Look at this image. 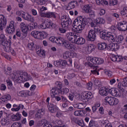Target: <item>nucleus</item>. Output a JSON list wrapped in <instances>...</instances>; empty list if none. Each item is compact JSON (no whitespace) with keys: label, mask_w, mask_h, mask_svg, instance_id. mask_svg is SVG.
Returning <instances> with one entry per match:
<instances>
[{"label":"nucleus","mask_w":127,"mask_h":127,"mask_svg":"<svg viewBox=\"0 0 127 127\" xmlns=\"http://www.w3.org/2000/svg\"><path fill=\"white\" fill-rule=\"evenodd\" d=\"M73 24H74L72 28L73 32L81 33L87 25V19L82 16H79L74 20Z\"/></svg>","instance_id":"obj_1"},{"label":"nucleus","mask_w":127,"mask_h":127,"mask_svg":"<svg viewBox=\"0 0 127 127\" xmlns=\"http://www.w3.org/2000/svg\"><path fill=\"white\" fill-rule=\"evenodd\" d=\"M101 38L105 40L108 43H122L124 40L123 36H117V35L112 34L111 32H104L101 36Z\"/></svg>","instance_id":"obj_2"},{"label":"nucleus","mask_w":127,"mask_h":127,"mask_svg":"<svg viewBox=\"0 0 127 127\" xmlns=\"http://www.w3.org/2000/svg\"><path fill=\"white\" fill-rule=\"evenodd\" d=\"M62 27L68 29L72 24V20L67 15H64L61 17Z\"/></svg>","instance_id":"obj_3"},{"label":"nucleus","mask_w":127,"mask_h":127,"mask_svg":"<svg viewBox=\"0 0 127 127\" xmlns=\"http://www.w3.org/2000/svg\"><path fill=\"white\" fill-rule=\"evenodd\" d=\"M12 81L14 83H21L20 78V72L19 71H14L10 74Z\"/></svg>","instance_id":"obj_4"},{"label":"nucleus","mask_w":127,"mask_h":127,"mask_svg":"<svg viewBox=\"0 0 127 127\" xmlns=\"http://www.w3.org/2000/svg\"><path fill=\"white\" fill-rule=\"evenodd\" d=\"M6 32L8 34H13L14 32H15V27H14V22L13 21H11L9 24V26L7 27Z\"/></svg>","instance_id":"obj_5"},{"label":"nucleus","mask_w":127,"mask_h":127,"mask_svg":"<svg viewBox=\"0 0 127 127\" xmlns=\"http://www.w3.org/2000/svg\"><path fill=\"white\" fill-rule=\"evenodd\" d=\"M21 83L22 82H25L26 81H29L31 80V76L28 75V73L26 72H20Z\"/></svg>","instance_id":"obj_6"},{"label":"nucleus","mask_w":127,"mask_h":127,"mask_svg":"<svg viewBox=\"0 0 127 127\" xmlns=\"http://www.w3.org/2000/svg\"><path fill=\"white\" fill-rule=\"evenodd\" d=\"M118 28L120 31H127V22L123 21L118 24Z\"/></svg>","instance_id":"obj_7"},{"label":"nucleus","mask_w":127,"mask_h":127,"mask_svg":"<svg viewBox=\"0 0 127 127\" xmlns=\"http://www.w3.org/2000/svg\"><path fill=\"white\" fill-rule=\"evenodd\" d=\"M97 35L95 34L94 30H90L87 35V39L88 41H95L96 40Z\"/></svg>","instance_id":"obj_8"},{"label":"nucleus","mask_w":127,"mask_h":127,"mask_svg":"<svg viewBox=\"0 0 127 127\" xmlns=\"http://www.w3.org/2000/svg\"><path fill=\"white\" fill-rule=\"evenodd\" d=\"M22 17L25 20L30 21V22H34V17H32V16H31V15L29 14L28 13L24 12V14H23Z\"/></svg>","instance_id":"obj_9"},{"label":"nucleus","mask_w":127,"mask_h":127,"mask_svg":"<svg viewBox=\"0 0 127 127\" xmlns=\"http://www.w3.org/2000/svg\"><path fill=\"white\" fill-rule=\"evenodd\" d=\"M90 62H92L93 64H95V65H101V64H103L104 63V59L100 58H93L90 59Z\"/></svg>","instance_id":"obj_10"},{"label":"nucleus","mask_w":127,"mask_h":127,"mask_svg":"<svg viewBox=\"0 0 127 127\" xmlns=\"http://www.w3.org/2000/svg\"><path fill=\"white\" fill-rule=\"evenodd\" d=\"M121 84L119 85H118V89H120L121 91H118V98H125V96H126V91L124 88H123V86L120 85Z\"/></svg>","instance_id":"obj_11"},{"label":"nucleus","mask_w":127,"mask_h":127,"mask_svg":"<svg viewBox=\"0 0 127 127\" xmlns=\"http://www.w3.org/2000/svg\"><path fill=\"white\" fill-rule=\"evenodd\" d=\"M56 85L57 87H54L51 90V92L52 93V94H53V93H56V92H58V90H61L62 88V83L60 81H57L56 82Z\"/></svg>","instance_id":"obj_12"},{"label":"nucleus","mask_w":127,"mask_h":127,"mask_svg":"<svg viewBox=\"0 0 127 127\" xmlns=\"http://www.w3.org/2000/svg\"><path fill=\"white\" fill-rule=\"evenodd\" d=\"M41 17H53V18H56L55 13L53 12H48L47 13H41L40 14Z\"/></svg>","instance_id":"obj_13"},{"label":"nucleus","mask_w":127,"mask_h":127,"mask_svg":"<svg viewBox=\"0 0 127 127\" xmlns=\"http://www.w3.org/2000/svg\"><path fill=\"white\" fill-rule=\"evenodd\" d=\"M48 108L49 112H51V113H57L59 111V108L53 104H50V105H48Z\"/></svg>","instance_id":"obj_14"},{"label":"nucleus","mask_w":127,"mask_h":127,"mask_svg":"<svg viewBox=\"0 0 127 127\" xmlns=\"http://www.w3.org/2000/svg\"><path fill=\"white\" fill-rule=\"evenodd\" d=\"M75 39V44H77V45H83L86 42V40L82 37L77 36Z\"/></svg>","instance_id":"obj_15"},{"label":"nucleus","mask_w":127,"mask_h":127,"mask_svg":"<svg viewBox=\"0 0 127 127\" xmlns=\"http://www.w3.org/2000/svg\"><path fill=\"white\" fill-rule=\"evenodd\" d=\"M99 94L101 96H108L109 94V89L105 87H101L99 90Z\"/></svg>","instance_id":"obj_16"},{"label":"nucleus","mask_w":127,"mask_h":127,"mask_svg":"<svg viewBox=\"0 0 127 127\" xmlns=\"http://www.w3.org/2000/svg\"><path fill=\"white\" fill-rule=\"evenodd\" d=\"M82 97H84V100H89L93 98V94L91 92H83L82 94Z\"/></svg>","instance_id":"obj_17"},{"label":"nucleus","mask_w":127,"mask_h":127,"mask_svg":"<svg viewBox=\"0 0 127 127\" xmlns=\"http://www.w3.org/2000/svg\"><path fill=\"white\" fill-rule=\"evenodd\" d=\"M94 31L95 34L99 33L100 34V38H101V36L104 33V32H103V30L102 29V28L100 27V26H94Z\"/></svg>","instance_id":"obj_18"},{"label":"nucleus","mask_w":127,"mask_h":127,"mask_svg":"<svg viewBox=\"0 0 127 127\" xmlns=\"http://www.w3.org/2000/svg\"><path fill=\"white\" fill-rule=\"evenodd\" d=\"M20 27L23 33H26L27 32V30L29 29V28H28V25L26 26L25 23L23 22L21 23Z\"/></svg>","instance_id":"obj_19"},{"label":"nucleus","mask_w":127,"mask_h":127,"mask_svg":"<svg viewBox=\"0 0 127 127\" xmlns=\"http://www.w3.org/2000/svg\"><path fill=\"white\" fill-rule=\"evenodd\" d=\"M109 48L111 49V50L114 51H117V50H118L120 48V45H119L118 44H115V43H112L110 44L109 45Z\"/></svg>","instance_id":"obj_20"},{"label":"nucleus","mask_w":127,"mask_h":127,"mask_svg":"<svg viewBox=\"0 0 127 127\" xmlns=\"http://www.w3.org/2000/svg\"><path fill=\"white\" fill-rule=\"evenodd\" d=\"M109 93H110L112 96H113V97H118L119 90L116 88H111L109 90Z\"/></svg>","instance_id":"obj_21"},{"label":"nucleus","mask_w":127,"mask_h":127,"mask_svg":"<svg viewBox=\"0 0 127 127\" xmlns=\"http://www.w3.org/2000/svg\"><path fill=\"white\" fill-rule=\"evenodd\" d=\"M45 114L44 109H39L36 114V118H38V119H41L42 117H43V115Z\"/></svg>","instance_id":"obj_22"},{"label":"nucleus","mask_w":127,"mask_h":127,"mask_svg":"<svg viewBox=\"0 0 127 127\" xmlns=\"http://www.w3.org/2000/svg\"><path fill=\"white\" fill-rule=\"evenodd\" d=\"M97 48L98 50H105L107 48V43H100L97 44Z\"/></svg>","instance_id":"obj_23"},{"label":"nucleus","mask_w":127,"mask_h":127,"mask_svg":"<svg viewBox=\"0 0 127 127\" xmlns=\"http://www.w3.org/2000/svg\"><path fill=\"white\" fill-rule=\"evenodd\" d=\"M119 104V99L115 97H112L111 100L109 102V105L110 106H116Z\"/></svg>","instance_id":"obj_24"},{"label":"nucleus","mask_w":127,"mask_h":127,"mask_svg":"<svg viewBox=\"0 0 127 127\" xmlns=\"http://www.w3.org/2000/svg\"><path fill=\"white\" fill-rule=\"evenodd\" d=\"M32 36L34 37L37 39H39L40 37V32L38 31H33L31 33Z\"/></svg>","instance_id":"obj_25"},{"label":"nucleus","mask_w":127,"mask_h":127,"mask_svg":"<svg viewBox=\"0 0 127 127\" xmlns=\"http://www.w3.org/2000/svg\"><path fill=\"white\" fill-rule=\"evenodd\" d=\"M0 25H6V19L3 15H0Z\"/></svg>","instance_id":"obj_26"},{"label":"nucleus","mask_w":127,"mask_h":127,"mask_svg":"<svg viewBox=\"0 0 127 127\" xmlns=\"http://www.w3.org/2000/svg\"><path fill=\"white\" fill-rule=\"evenodd\" d=\"M87 51L89 53H91L92 51H94L96 49V46L94 44H89L87 45Z\"/></svg>","instance_id":"obj_27"},{"label":"nucleus","mask_w":127,"mask_h":127,"mask_svg":"<svg viewBox=\"0 0 127 127\" xmlns=\"http://www.w3.org/2000/svg\"><path fill=\"white\" fill-rule=\"evenodd\" d=\"M58 92L59 94H62V95H64V94H68L69 93V89L65 88H63L62 89H58Z\"/></svg>","instance_id":"obj_28"},{"label":"nucleus","mask_w":127,"mask_h":127,"mask_svg":"<svg viewBox=\"0 0 127 127\" xmlns=\"http://www.w3.org/2000/svg\"><path fill=\"white\" fill-rule=\"evenodd\" d=\"M122 80L123 81L122 82H119L118 85L122 86V88H124V87H127V77L124 78Z\"/></svg>","instance_id":"obj_29"},{"label":"nucleus","mask_w":127,"mask_h":127,"mask_svg":"<svg viewBox=\"0 0 127 127\" xmlns=\"http://www.w3.org/2000/svg\"><path fill=\"white\" fill-rule=\"evenodd\" d=\"M11 118L13 121H19L21 120V115L17 113L15 115H13Z\"/></svg>","instance_id":"obj_30"},{"label":"nucleus","mask_w":127,"mask_h":127,"mask_svg":"<svg viewBox=\"0 0 127 127\" xmlns=\"http://www.w3.org/2000/svg\"><path fill=\"white\" fill-rule=\"evenodd\" d=\"M92 10V5L91 4H86L84 6V10L86 13L91 11Z\"/></svg>","instance_id":"obj_31"},{"label":"nucleus","mask_w":127,"mask_h":127,"mask_svg":"<svg viewBox=\"0 0 127 127\" xmlns=\"http://www.w3.org/2000/svg\"><path fill=\"white\" fill-rule=\"evenodd\" d=\"M28 48L30 50H35L36 49V45L34 43H29L28 44Z\"/></svg>","instance_id":"obj_32"},{"label":"nucleus","mask_w":127,"mask_h":127,"mask_svg":"<svg viewBox=\"0 0 127 127\" xmlns=\"http://www.w3.org/2000/svg\"><path fill=\"white\" fill-rule=\"evenodd\" d=\"M65 41V40L61 37H57L56 43L57 44H63L64 42Z\"/></svg>","instance_id":"obj_33"},{"label":"nucleus","mask_w":127,"mask_h":127,"mask_svg":"<svg viewBox=\"0 0 127 127\" xmlns=\"http://www.w3.org/2000/svg\"><path fill=\"white\" fill-rule=\"evenodd\" d=\"M96 24H104L105 23V19L103 18H97L96 19Z\"/></svg>","instance_id":"obj_34"},{"label":"nucleus","mask_w":127,"mask_h":127,"mask_svg":"<svg viewBox=\"0 0 127 127\" xmlns=\"http://www.w3.org/2000/svg\"><path fill=\"white\" fill-rule=\"evenodd\" d=\"M31 22L32 23H30L28 25V27H30V29H34L35 28H37V23H33V22Z\"/></svg>","instance_id":"obj_35"},{"label":"nucleus","mask_w":127,"mask_h":127,"mask_svg":"<svg viewBox=\"0 0 127 127\" xmlns=\"http://www.w3.org/2000/svg\"><path fill=\"white\" fill-rule=\"evenodd\" d=\"M36 50L37 51V54H39V55H41L42 56H45V51L44 50L41 51V49H40L38 50V47L36 48Z\"/></svg>","instance_id":"obj_36"},{"label":"nucleus","mask_w":127,"mask_h":127,"mask_svg":"<svg viewBox=\"0 0 127 127\" xmlns=\"http://www.w3.org/2000/svg\"><path fill=\"white\" fill-rule=\"evenodd\" d=\"M84 114V111L83 110H78L74 112V116H78L79 117H82Z\"/></svg>","instance_id":"obj_37"},{"label":"nucleus","mask_w":127,"mask_h":127,"mask_svg":"<svg viewBox=\"0 0 127 127\" xmlns=\"http://www.w3.org/2000/svg\"><path fill=\"white\" fill-rule=\"evenodd\" d=\"M51 96L52 97V98H55L56 101H57V102H59V101H61V97H59V96H55V95H56V94H57V92H56V93H51Z\"/></svg>","instance_id":"obj_38"},{"label":"nucleus","mask_w":127,"mask_h":127,"mask_svg":"<svg viewBox=\"0 0 127 127\" xmlns=\"http://www.w3.org/2000/svg\"><path fill=\"white\" fill-rule=\"evenodd\" d=\"M47 37V34L45 32H40V39H44Z\"/></svg>","instance_id":"obj_39"},{"label":"nucleus","mask_w":127,"mask_h":127,"mask_svg":"<svg viewBox=\"0 0 127 127\" xmlns=\"http://www.w3.org/2000/svg\"><path fill=\"white\" fill-rule=\"evenodd\" d=\"M0 123L2 126H7V125H8V122L7 121V119L5 118L2 119Z\"/></svg>","instance_id":"obj_40"},{"label":"nucleus","mask_w":127,"mask_h":127,"mask_svg":"<svg viewBox=\"0 0 127 127\" xmlns=\"http://www.w3.org/2000/svg\"><path fill=\"white\" fill-rule=\"evenodd\" d=\"M76 3H77V1H71L68 4V6L71 8H74L76 6Z\"/></svg>","instance_id":"obj_41"},{"label":"nucleus","mask_w":127,"mask_h":127,"mask_svg":"<svg viewBox=\"0 0 127 127\" xmlns=\"http://www.w3.org/2000/svg\"><path fill=\"white\" fill-rule=\"evenodd\" d=\"M1 44L3 47H7V46L10 44H9V42L7 41V40H4V41L1 42Z\"/></svg>","instance_id":"obj_42"},{"label":"nucleus","mask_w":127,"mask_h":127,"mask_svg":"<svg viewBox=\"0 0 127 127\" xmlns=\"http://www.w3.org/2000/svg\"><path fill=\"white\" fill-rule=\"evenodd\" d=\"M3 49L5 52H11L13 50L10 46V44L8 45L6 47H3Z\"/></svg>","instance_id":"obj_43"},{"label":"nucleus","mask_w":127,"mask_h":127,"mask_svg":"<svg viewBox=\"0 0 127 127\" xmlns=\"http://www.w3.org/2000/svg\"><path fill=\"white\" fill-rule=\"evenodd\" d=\"M62 63H63L62 60H59V61H57L54 63V65H55L56 67L61 68V65Z\"/></svg>","instance_id":"obj_44"},{"label":"nucleus","mask_w":127,"mask_h":127,"mask_svg":"<svg viewBox=\"0 0 127 127\" xmlns=\"http://www.w3.org/2000/svg\"><path fill=\"white\" fill-rule=\"evenodd\" d=\"M63 46L64 47V48L68 49V48L70 46V43H69L68 41H64V43H63Z\"/></svg>","instance_id":"obj_45"},{"label":"nucleus","mask_w":127,"mask_h":127,"mask_svg":"<svg viewBox=\"0 0 127 127\" xmlns=\"http://www.w3.org/2000/svg\"><path fill=\"white\" fill-rule=\"evenodd\" d=\"M94 85L98 87V88H100L101 87V81L98 79H95L94 81Z\"/></svg>","instance_id":"obj_46"},{"label":"nucleus","mask_w":127,"mask_h":127,"mask_svg":"<svg viewBox=\"0 0 127 127\" xmlns=\"http://www.w3.org/2000/svg\"><path fill=\"white\" fill-rule=\"evenodd\" d=\"M62 62H63V63H62L61 64V68L62 69H65L66 65H67V61L65 60H62Z\"/></svg>","instance_id":"obj_47"},{"label":"nucleus","mask_w":127,"mask_h":127,"mask_svg":"<svg viewBox=\"0 0 127 127\" xmlns=\"http://www.w3.org/2000/svg\"><path fill=\"white\" fill-rule=\"evenodd\" d=\"M4 73L6 75H11V74H10V73H11V67H8L5 69Z\"/></svg>","instance_id":"obj_48"},{"label":"nucleus","mask_w":127,"mask_h":127,"mask_svg":"<svg viewBox=\"0 0 127 127\" xmlns=\"http://www.w3.org/2000/svg\"><path fill=\"white\" fill-rule=\"evenodd\" d=\"M77 38L76 35H73L68 40L71 41L72 43H75L76 42V38Z\"/></svg>","instance_id":"obj_49"},{"label":"nucleus","mask_w":127,"mask_h":127,"mask_svg":"<svg viewBox=\"0 0 127 127\" xmlns=\"http://www.w3.org/2000/svg\"><path fill=\"white\" fill-rule=\"evenodd\" d=\"M73 32H68L66 34V37L68 40H69L73 35H74Z\"/></svg>","instance_id":"obj_50"},{"label":"nucleus","mask_w":127,"mask_h":127,"mask_svg":"<svg viewBox=\"0 0 127 127\" xmlns=\"http://www.w3.org/2000/svg\"><path fill=\"white\" fill-rule=\"evenodd\" d=\"M75 108L79 109H85V106H84V104L83 103H79L76 105V107Z\"/></svg>","instance_id":"obj_51"},{"label":"nucleus","mask_w":127,"mask_h":127,"mask_svg":"<svg viewBox=\"0 0 127 127\" xmlns=\"http://www.w3.org/2000/svg\"><path fill=\"white\" fill-rule=\"evenodd\" d=\"M11 127H21V123L15 122L11 126Z\"/></svg>","instance_id":"obj_52"},{"label":"nucleus","mask_w":127,"mask_h":127,"mask_svg":"<svg viewBox=\"0 0 127 127\" xmlns=\"http://www.w3.org/2000/svg\"><path fill=\"white\" fill-rule=\"evenodd\" d=\"M88 127H96V123L94 120H91L89 124Z\"/></svg>","instance_id":"obj_53"},{"label":"nucleus","mask_w":127,"mask_h":127,"mask_svg":"<svg viewBox=\"0 0 127 127\" xmlns=\"http://www.w3.org/2000/svg\"><path fill=\"white\" fill-rule=\"evenodd\" d=\"M18 96H19L20 97H26V92L24 91H20L18 93Z\"/></svg>","instance_id":"obj_54"},{"label":"nucleus","mask_w":127,"mask_h":127,"mask_svg":"<svg viewBox=\"0 0 127 127\" xmlns=\"http://www.w3.org/2000/svg\"><path fill=\"white\" fill-rule=\"evenodd\" d=\"M76 125H78V126H79V127H85V124H84V121L80 120H78V121L77 122Z\"/></svg>","instance_id":"obj_55"},{"label":"nucleus","mask_w":127,"mask_h":127,"mask_svg":"<svg viewBox=\"0 0 127 127\" xmlns=\"http://www.w3.org/2000/svg\"><path fill=\"white\" fill-rule=\"evenodd\" d=\"M113 97L111 96H106L105 98V102L106 103H108V104H110V102H111V100H112Z\"/></svg>","instance_id":"obj_56"},{"label":"nucleus","mask_w":127,"mask_h":127,"mask_svg":"<svg viewBox=\"0 0 127 127\" xmlns=\"http://www.w3.org/2000/svg\"><path fill=\"white\" fill-rule=\"evenodd\" d=\"M68 47L69 48L68 49H69L70 50H71V51L76 50V49H77L75 45H73L72 44H70L69 47Z\"/></svg>","instance_id":"obj_57"},{"label":"nucleus","mask_w":127,"mask_h":127,"mask_svg":"<svg viewBox=\"0 0 127 127\" xmlns=\"http://www.w3.org/2000/svg\"><path fill=\"white\" fill-rule=\"evenodd\" d=\"M38 27L39 29H46V26H45V23H43L41 24H40L38 26Z\"/></svg>","instance_id":"obj_58"},{"label":"nucleus","mask_w":127,"mask_h":127,"mask_svg":"<svg viewBox=\"0 0 127 127\" xmlns=\"http://www.w3.org/2000/svg\"><path fill=\"white\" fill-rule=\"evenodd\" d=\"M71 123H74L75 124H77L78 121H79V119L76 117H72L71 118Z\"/></svg>","instance_id":"obj_59"},{"label":"nucleus","mask_w":127,"mask_h":127,"mask_svg":"<svg viewBox=\"0 0 127 127\" xmlns=\"http://www.w3.org/2000/svg\"><path fill=\"white\" fill-rule=\"evenodd\" d=\"M87 88L88 90H92V88H93V83L92 82H89L87 84Z\"/></svg>","instance_id":"obj_60"},{"label":"nucleus","mask_w":127,"mask_h":127,"mask_svg":"<svg viewBox=\"0 0 127 127\" xmlns=\"http://www.w3.org/2000/svg\"><path fill=\"white\" fill-rule=\"evenodd\" d=\"M117 56H116L115 55H112L110 57V59L112 61H113V62H116V61H117Z\"/></svg>","instance_id":"obj_61"},{"label":"nucleus","mask_w":127,"mask_h":127,"mask_svg":"<svg viewBox=\"0 0 127 127\" xmlns=\"http://www.w3.org/2000/svg\"><path fill=\"white\" fill-rule=\"evenodd\" d=\"M57 37H55L54 36H52L49 38L50 41H51V42H54V43H56V39Z\"/></svg>","instance_id":"obj_62"},{"label":"nucleus","mask_w":127,"mask_h":127,"mask_svg":"<svg viewBox=\"0 0 127 127\" xmlns=\"http://www.w3.org/2000/svg\"><path fill=\"white\" fill-rule=\"evenodd\" d=\"M51 23L52 22L50 21H47L45 23L46 28H49L51 26Z\"/></svg>","instance_id":"obj_63"},{"label":"nucleus","mask_w":127,"mask_h":127,"mask_svg":"<svg viewBox=\"0 0 127 127\" xmlns=\"http://www.w3.org/2000/svg\"><path fill=\"white\" fill-rule=\"evenodd\" d=\"M68 98L70 101H73L74 100V94L69 93Z\"/></svg>","instance_id":"obj_64"}]
</instances>
